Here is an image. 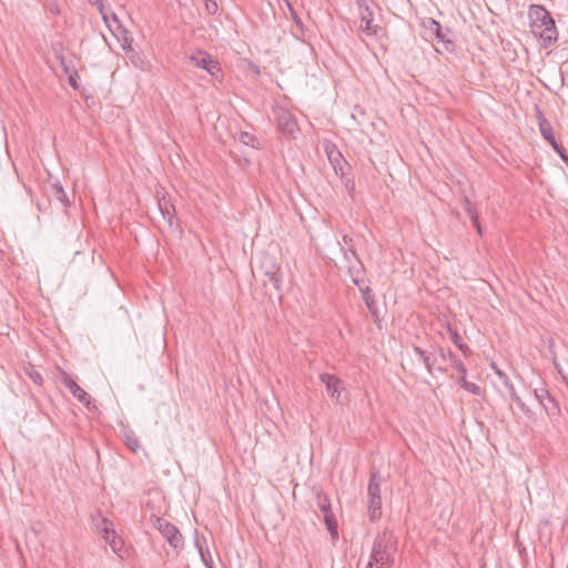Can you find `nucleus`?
Here are the masks:
<instances>
[{
  "mask_svg": "<svg viewBox=\"0 0 568 568\" xmlns=\"http://www.w3.org/2000/svg\"><path fill=\"white\" fill-rule=\"evenodd\" d=\"M396 538L390 530L379 532L372 547L369 561L366 568H390L394 554L397 550Z\"/></svg>",
  "mask_w": 568,
  "mask_h": 568,
  "instance_id": "nucleus-1",
  "label": "nucleus"
},
{
  "mask_svg": "<svg viewBox=\"0 0 568 568\" xmlns=\"http://www.w3.org/2000/svg\"><path fill=\"white\" fill-rule=\"evenodd\" d=\"M382 476L375 468L371 469L369 483L367 487L368 494V517L371 521H375L382 517V496L381 484Z\"/></svg>",
  "mask_w": 568,
  "mask_h": 568,
  "instance_id": "nucleus-2",
  "label": "nucleus"
},
{
  "mask_svg": "<svg viewBox=\"0 0 568 568\" xmlns=\"http://www.w3.org/2000/svg\"><path fill=\"white\" fill-rule=\"evenodd\" d=\"M257 271L262 276L264 287L271 286L275 291L281 292L283 281L281 267L271 255H263L261 257Z\"/></svg>",
  "mask_w": 568,
  "mask_h": 568,
  "instance_id": "nucleus-3",
  "label": "nucleus"
},
{
  "mask_svg": "<svg viewBox=\"0 0 568 568\" xmlns=\"http://www.w3.org/2000/svg\"><path fill=\"white\" fill-rule=\"evenodd\" d=\"M153 526L160 531L173 549L180 550L183 548L184 539L175 525L162 517H155Z\"/></svg>",
  "mask_w": 568,
  "mask_h": 568,
  "instance_id": "nucleus-4",
  "label": "nucleus"
},
{
  "mask_svg": "<svg viewBox=\"0 0 568 568\" xmlns=\"http://www.w3.org/2000/svg\"><path fill=\"white\" fill-rule=\"evenodd\" d=\"M531 33L541 41V45L545 49L552 45L558 39V31L551 16L550 20L542 17L534 27Z\"/></svg>",
  "mask_w": 568,
  "mask_h": 568,
  "instance_id": "nucleus-5",
  "label": "nucleus"
},
{
  "mask_svg": "<svg viewBox=\"0 0 568 568\" xmlns=\"http://www.w3.org/2000/svg\"><path fill=\"white\" fill-rule=\"evenodd\" d=\"M537 120L542 138L550 144L552 150L560 156L564 162H568V154L566 149L556 140L551 123L544 116L540 110H537Z\"/></svg>",
  "mask_w": 568,
  "mask_h": 568,
  "instance_id": "nucleus-6",
  "label": "nucleus"
},
{
  "mask_svg": "<svg viewBox=\"0 0 568 568\" xmlns=\"http://www.w3.org/2000/svg\"><path fill=\"white\" fill-rule=\"evenodd\" d=\"M316 507L324 514V523L332 538L338 537L337 520L332 511L329 497L322 490H316Z\"/></svg>",
  "mask_w": 568,
  "mask_h": 568,
  "instance_id": "nucleus-7",
  "label": "nucleus"
},
{
  "mask_svg": "<svg viewBox=\"0 0 568 568\" xmlns=\"http://www.w3.org/2000/svg\"><path fill=\"white\" fill-rule=\"evenodd\" d=\"M276 120L281 132L287 138L294 139L295 133L298 131L295 116L288 110L281 109L276 113Z\"/></svg>",
  "mask_w": 568,
  "mask_h": 568,
  "instance_id": "nucleus-8",
  "label": "nucleus"
},
{
  "mask_svg": "<svg viewBox=\"0 0 568 568\" xmlns=\"http://www.w3.org/2000/svg\"><path fill=\"white\" fill-rule=\"evenodd\" d=\"M191 60L196 67L206 70L212 77H216L217 73L221 72L219 61L215 60L207 52L199 51L196 54H193L191 57Z\"/></svg>",
  "mask_w": 568,
  "mask_h": 568,
  "instance_id": "nucleus-9",
  "label": "nucleus"
},
{
  "mask_svg": "<svg viewBox=\"0 0 568 568\" xmlns=\"http://www.w3.org/2000/svg\"><path fill=\"white\" fill-rule=\"evenodd\" d=\"M61 382L79 402H81L87 408H90V395L81 388L71 376L63 373Z\"/></svg>",
  "mask_w": 568,
  "mask_h": 568,
  "instance_id": "nucleus-10",
  "label": "nucleus"
},
{
  "mask_svg": "<svg viewBox=\"0 0 568 568\" xmlns=\"http://www.w3.org/2000/svg\"><path fill=\"white\" fill-rule=\"evenodd\" d=\"M320 381L325 385L327 393L331 397L339 400L343 390V382L337 376L323 373L320 375Z\"/></svg>",
  "mask_w": 568,
  "mask_h": 568,
  "instance_id": "nucleus-11",
  "label": "nucleus"
},
{
  "mask_svg": "<svg viewBox=\"0 0 568 568\" xmlns=\"http://www.w3.org/2000/svg\"><path fill=\"white\" fill-rule=\"evenodd\" d=\"M359 29L367 36L377 34L381 28L377 24L373 23V11L368 6L361 8V26Z\"/></svg>",
  "mask_w": 568,
  "mask_h": 568,
  "instance_id": "nucleus-12",
  "label": "nucleus"
},
{
  "mask_svg": "<svg viewBox=\"0 0 568 568\" xmlns=\"http://www.w3.org/2000/svg\"><path fill=\"white\" fill-rule=\"evenodd\" d=\"M424 24L438 41L446 44L447 49H449L448 45L453 47L452 40L446 38V32L438 21L433 18H428Z\"/></svg>",
  "mask_w": 568,
  "mask_h": 568,
  "instance_id": "nucleus-13",
  "label": "nucleus"
},
{
  "mask_svg": "<svg viewBox=\"0 0 568 568\" xmlns=\"http://www.w3.org/2000/svg\"><path fill=\"white\" fill-rule=\"evenodd\" d=\"M361 292H362V297H363L372 317L374 318V322H378L379 321V311H378V306L375 301V296L372 293V290L367 286L365 288H361Z\"/></svg>",
  "mask_w": 568,
  "mask_h": 568,
  "instance_id": "nucleus-14",
  "label": "nucleus"
},
{
  "mask_svg": "<svg viewBox=\"0 0 568 568\" xmlns=\"http://www.w3.org/2000/svg\"><path fill=\"white\" fill-rule=\"evenodd\" d=\"M542 17L550 20V12L544 6L531 4L529 7L528 18H529L530 30L534 29V27L538 23V21Z\"/></svg>",
  "mask_w": 568,
  "mask_h": 568,
  "instance_id": "nucleus-15",
  "label": "nucleus"
},
{
  "mask_svg": "<svg viewBox=\"0 0 568 568\" xmlns=\"http://www.w3.org/2000/svg\"><path fill=\"white\" fill-rule=\"evenodd\" d=\"M50 195L55 199L58 202L62 204L63 207H69L71 205V202L62 186V184L59 181H55L51 184V193Z\"/></svg>",
  "mask_w": 568,
  "mask_h": 568,
  "instance_id": "nucleus-16",
  "label": "nucleus"
},
{
  "mask_svg": "<svg viewBox=\"0 0 568 568\" xmlns=\"http://www.w3.org/2000/svg\"><path fill=\"white\" fill-rule=\"evenodd\" d=\"M325 151L328 158L329 163L333 165L334 171H337L339 164L346 162L343 158L342 153L337 150L336 145L327 144L325 146Z\"/></svg>",
  "mask_w": 568,
  "mask_h": 568,
  "instance_id": "nucleus-17",
  "label": "nucleus"
},
{
  "mask_svg": "<svg viewBox=\"0 0 568 568\" xmlns=\"http://www.w3.org/2000/svg\"><path fill=\"white\" fill-rule=\"evenodd\" d=\"M542 394H545V399H541V405L545 408L546 413L550 417H555L559 414V405L555 400V398L549 394L548 390H542Z\"/></svg>",
  "mask_w": 568,
  "mask_h": 568,
  "instance_id": "nucleus-18",
  "label": "nucleus"
},
{
  "mask_svg": "<svg viewBox=\"0 0 568 568\" xmlns=\"http://www.w3.org/2000/svg\"><path fill=\"white\" fill-rule=\"evenodd\" d=\"M464 210L467 213L468 217L470 219L473 226L476 229L477 233L481 236L483 227L480 225L478 214L473 210L468 197H465V200H464Z\"/></svg>",
  "mask_w": 568,
  "mask_h": 568,
  "instance_id": "nucleus-19",
  "label": "nucleus"
},
{
  "mask_svg": "<svg viewBox=\"0 0 568 568\" xmlns=\"http://www.w3.org/2000/svg\"><path fill=\"white\" fill-rule=\"evenodd\" d=\"M159 209L161 211L163 219L168 221L170 226H173L175 224V222L178 221V219L175 217V210H174L173 205H171L166 202L164 204H162L160 202Z\"/></svg>",
  "mask_w": 568,
  "mask_h": 568,
  "instance_id": "nucleus-20",
  "label": "nucleus"
},
{
  "mask_svg": "<svg viewBox=\"0 0 568 568\" xmlns=\"http://www.w3.org/2000/svg\"><path fill=\"white\" fill-rule=\"evenodd\" d=\"M414 352L419 356V358L423 361L426 369L428 371V373H432L433 371V366L438 363V358L437 357H434L433 359L430 358V356L424 351L419 346H414Z\"/></svg>",
  "mask_w": 568,
  "mask_h": 568,
  "instance_id": "nucleus-21",
  "label": "nucleus"
},
{
  "mask_svg": "<svg viewBox=\"0 0 568 568\" xmlns=\"http://www.w3.org/2000/svg\"><path fill=\"white\" fill-rule=\"evenodd\" d=\"M195 546L199 550V554L201 556V559L203 561V564L205 565L206 568H215L214 567V564H213V559H212V556L210 554V550L207 548H203L202 545H201V541L199 539V537L195 538Z\"/></svg>",
  "mask_w": 568,
  "mask_h": 568,
  "instance_id": "nucleus-22",
  "label": "nucleus"
},
{
  "mask_svg": "<svg viewBox=\"0 0 568 568\" xmlns=\"http://www.w3.org/2000/svg\"><path fill=\"white\" fill-rule=\"evenodd\" d=\"M458 384L462 388L466 389L473 395L479 396L481 394V388L475 383L468 382L466 379V375L460 376V378L458 379Z\"/></svg>",
  "mask_w": 568,
  "mask_h": 568,
  "instance_id": "nucleus-23",
  "label": "nucleus"
},
{
  "mask_svg": "<svg viewBox=\"0 0 568 568\" xmlns=\"http://www.w3.org/2000/svg\"><path fill=\"white\" fill-rule=\"evenodd\" d=\"M110 547L114 554H116L121 559H124L126 550L124 549L123 540L116 536H113V539L110 542Z\"/></svg>",
  "mask_w": 568,
  "mask_h": 568,
  "instance_id": "nucleus-24",
  "label": "nucleus"
},
{
  "mask_svg": "<svg viewBox=\"0 0 568 568\" xmlns=\"http://www.w3.org/2000/svg\"><path fill=\"white\" fill-rule=\"evenodd\" d=\"M448 359H449L452 366L460 374V376L467 375V368L465 367L463 362L459 358H457V356L450 349H448Z\"/></svg>",
  "mask_w": 568,
  "mask_h": 568,
  "instance_id": "nucleus-25",
  "label": "nucleus"
},
{
  "mask_svg": "<svg viewBox=\"0 0 568 568\" xmlns=\"http://www.w3.org/2000/svg\"><path fill=\"white\" fill-rule=\"evenodd\" d=\"M102 525H104V534L102 535V538L106 544L110 545L111 540L113 539V536H116V532L112 528V523L106 518H102Z\"/></svg>",
  "mask_w": 568,
  "mask_h": 568,
  "instance_id": "nucleus-26",
  "label": "nucleus"
},
{
  "mask_svg": "<svg viewBox=\"0 0 568 568\" xmlns=\"http://www.w3.org/2000/svg\"><path fill=\"white\" fill-rule=\"evenodd\" d=\"M287 8H288V11H290L291 18L294 21V24L300 30V32L302 34H304L305 27H304V23H303L302 19L300 18V16L297 14L296 10L293 8V6L290 2H287Z\"/></svg>",
  "mask_w": 568,
  "mask_h": 568,
  "instance_id": "nucleus-27",
  "label": "nucleus"
},
{
  "mask_svg": "<svg viewBox=\"0 0 568 568\" xmlns=\"http://www.w3.org/2000/svg\"><path fill=\"white\" fill-rule=\"evenodd\" d=\"M240 142L245 145H251L252 148H258V140L248 132H241L239 135Z\"/></svg>",
  "mask_w": 568,
  "mask_h": 568,
  "instance_id": "nucleus-28",
  "label": "nucleus"
},
{
  "mask_svg": "<svg viewBox=\"0 0 568 568\" xmlns=\"http://www.w3.org/2000/svg\"><path fill=\"white\" fill-rule=\"evenodd\" d=\"M452 339L454 342V344L467 356L471 353L469 346L463 342V338L462 336L457 333V332H454L452 334Z\"/></svg>",
  "mask_w": 568,
  "mask_h": 568,
  "instance_id": "nucleus-29",
  "label": "nucleus"
},
{
  "mask_svg": "<svg viewBox=\"0 0 568 568\" xmlns=\"http://www.w3.org/2000/svg\"><path fill=\"white\" fill-rule=\"evenodd\" d=\"M356 262H357V266L351 265L348 267V272H349V274L352 276L353 283L355 285H359V277H358V275L363 272L364 267H363V264H362L361 260H357Z\"/></svg>",
  "mask_w": 568,
  "mask_h": 568,
  "instance_id": "nucleus-30",
  "label": "nucleus"
},
{
  "mask_svg": "<svg viewBox=\"0 0 568 568\" xmlns=\"http://www.w3.org/2000/svg\"><path fill=\"white\" fill-rule=\"evenodd\" d=\"M341 180L348 193H353L355 191L354 179L347 172L341 173Z\"/></svg>",
  "mask_w": 568,
  "mask_h": 568,
  "instance_id": "nucleus-31",
  "label": "nucleus"
},
{
  "mask_svg": "<svg viewBox=\"0 0 568 568\" xmlns=\"http://www.w3.org/2000/svg\"><path fill=\"white\" fill-rule=\"evenodd\" d=\"M125 445L132 452H136L140 447L139 439L133 433L125 435Z\"/></svg>",
  "mask_w": 568,
  "mask_h": 568,
  "instance_id": "nucleus-32",
  "label": "nucleus"
},
{
  "mask_svg": "<svg viewBox=\"0 0 568 568\" xmlns=\"http://www.w3.org/2000/svg\"><path fill=\"white\" fill-rule=\"evenodd\" d=\"M203 2L209 14H215L217 12L219 7L215 0H203Z\"/></svg>",
  "mask_w": 568,
  "mask_h": 568,
  "instance_id": "nucleus-33",
  "label": "nucleus"
},
{
  "mask_svg": "<svg viewBox=\"0 0 568 568\" xmlns=\"http://www.w3.org/2000/svg\"><path fill=\"white\" fill-rule=\"evenodd\" d=\"M343 252H344V256L346 260L349 261V257H354L355 261L359 260L358 256H357V253L356 251L354 250L353 246L348 247L347 250L342 247Z\"/></svg>",
  "mask_w": 568,
  "mask_h": 568,
  "instance_id": "nucleus-34",
  "label": "nucleus"
},
{
  "mask_svg": "<svg viewBox=\"0 0 568 568\" xmlns=\"http://www.w3.org/2000/svg\"><path fill=\"white\" fill-rule=\"evenodd\" d=\"M505 385V387L508 389L509 392V396L510 398L511 397H515L517 395L516 390H515V387L514 385L510 383L509 378L508 377H505V381L503 383Z\"/></svg>",
  "mask_w": 568,
  "mask_h": 568,
  "instance_id": "nucleus-35",
  "label": "nucleus"
},
{
  "mask_svg": "<svg viewBox=\"0 0 568 568\" xmlns=\"http://www.w3.org/2000/svg\"><path fill=\"white\" fill-rule=\"evenodd\" d=\"M29 376L33 381V383H36L37 385H41L42 382H43V378H42L41 374L36 372V371L30 373Z\"/></svg>",
  "mask_w": 568,
  "mask_h": 568,
  "instance_id": "nucleus-36",
  "label": "nucleus"
},
{
  "mask_svg": "<svg viewBox=\"0 0 568 568\" xmlns=\"http://www.w3.org/2000/svg\"><path fill=\"white\" fill-rule=\"evenodd\" d=\"M437 357H438L442 362L449 361V359H448V351L444 349L443 347H439V348H438V352H437Z\"/></svg>",
  "mask_w": 568,
  "mask_h": 568,
  "instance_id": "nucleus-37",
  "label": "nucleus"
},
{
  "mask_svg": "<svg viewBox=\"0 0 568 568\" xmlns=\"http://www.w3.org/2000/svg\"><path fill=\"white\" fill-rule=\"evenodd\" d=\"M93 3L98 7L99 11L102 13L104 21L108 22V17L103 11V9H104L103 0H94Z\"/></svg>",
  "mask_w": 568,
  "mask_h": 568,
  "instance_id": "nucleus-38",
  "label": "nucleus"
},
{
  "mask_svg": "<svg viewBox=\"0 0 568 568\" xmlns=\"http://www.w3.org/2000/svg\"><path fill=\"white\" fill-rule=\"evenodd\" d=\"M511 399L517 404V406L523 409V410H526V405L525 403L521 400V398L518 396V394L515 396V397H511Z\"/></svg>",
  "mask_w": 568,
  "mask_h": 568,
  "instance_id": "nucleus-39",
  "label": "nucleus"
},
{
  "mask_svg": "<svg viewBox=\"0 0 568 568\" xmlns=\"http://www.w3.org/2000/svg\"><path fill=\"white\" fill-rule=\"evenodd\" d=\"M348 169H349V165L347 164V162H344V163L339 164V168H337V171H335V173L341 176V173L346 172Z\"/></svg>",
  "mask_w": 568,
  "mask_h": 568,
  "instance_id": "nucleus-40",
  "label": "nucleus"
},
{
  "mask_svg": "<svg viewBox=\"0 0 568 568\" xmlns=\"http://www.w3.org/2000/svg\"><path fill=\"white\" fill-rule=\"evenodd\" d=\"M493 368L495 369L500 381L504 383L505 377H507V375L504 372H501L495 364H493Z\"/></svg>",
  "mask_w": 568,
  "mask_h": 568,
  "instance_id": "nucleus-41",
  "label": "nucleus"
},
{
  "mask_svg": "<svg viewBox=\"0 0 568 568\" xmlns=\"http://www.w3.org/2000/svg\"><path fill=\"white\" fill-rule=\"evenodd\" d=\"M542 390H545L544 388L542 389H539V390H535V395L536 397L538 398L539 403L541 404V399H545V394H542Z\"/></svg>",
  "mask_w": 568,
  "mask_h": 568,
  "instance_id": "nucleus-42",
  "label": "nucleus"
},
{
  "mask_svg": "<svg viewBox=\"0 0 568 568\" xmlns=\"http://www.w3.org/2000/svg\"><path fill=\"white\" fill-rule=\"evenodd\" d=\"M97 530L101 534V536L104 534V525H102V520L97 524Z\"/></svg>",
  "mask_w": 568,
  "mask_h": 568,
  "instance_id": "nucleus-43",
  "label": "nucleus"
},
{
  "mask_svg": "<svg viewBox=\"0 0 568 568\" xmlns=\"http://www.w3.org/2000/svg\"><path fill=\"white\" fill-rule=\"evenodd\" d=\"M353 242L352 237H349L348 235H344L343 236V243L345 245H351V243Z\"/></svg>",
  "mask_w": 568,
  "mask_h": 568,
  "instance_id": "nucleus-44",
  "label": "nucleus"
},
{
  "mask_svg": "<svg viewBox=\"0 0 568 568\" xmlns=\"http://www.w3.org/2000/svg\"><path fill=\"white\" fill-rule=\"evenodd\" d=\"M69 83L72 88H74V89L78 88L77 81L72 75L69 78Z\"/></svg>",
  "mask_w": 568,
  "mask_h": 568,
  "instance_id": "nucleus-45",
  "label": "nucleus"
},
{
  "mask_svg": "<svg viewBox=\"0 0 568 568\" xmlns=\"http://www.w3.org/2000/svg\"><path fill=\"white\" fill-rule=\"evenodd\" d=\"M131 45L128 43V39L125 38V43L123 44V49L126 50V48H130Z\"/></svg>",
  "mask_w": 568,
  "mask_h": 568,
  "instance_id": "nucleus-46",
  "label": "nucleus"
},
{
  "mask_svg": "<svg viewBox=\"0 0 568 568\" xmlns=\"http://www.w3.org/2000/svg\"><path fill=\"white\" fill-rule=\"evenodd\" d=\"M112 18H113V20H114L115 22H119V20H118V18H116V16H115L114 13H112Z\"/></svg>",
  "mask_w": 568,
  "mask_h": 568,
  "instance_id": "nucleus-47",
  "label": "nucleus"
}]
</instances>
